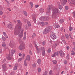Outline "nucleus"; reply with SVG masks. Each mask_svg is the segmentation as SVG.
<instances>
[{
    "label": "nucleus",
    "instance_id": "nucleus-1",
    "mask_svg": "<svg viewBox=\"0 0 75 75\" xmlns=\"http://www.w3.org/2000/svg\"><path fill=\"white\" fill-rule=\"evenodd\" d=\"M18 28V27L17 26H16L14 30V33L15 35H18L21 32V27L20 26L18 27L19 29L16 30V28Z\"/></svg>",
    "mask_w": 75,
    "mask_h": 75
},
{
    "label": "nucleus",
    "instance_id": "nucleus-2",
    "mask_svg": "<svg viewBox=\"0 0 75 75\" xmlns=\"http://www.w3.org/2000/svg\"><path fill=\"white\" fill-rule=\"evenodd\" d=\"M52 26H49L47 27L45 29L43 32V34H47L48 33H49L50 31L52 29Z\"/></svg>",
    "mask_w": 75,
    "mask_h": 75
},
{
    "label": "nucleus",
    "instance_id": "nucleus-3",
    "mask_svg": "<svg viewBox=\"0 0 75 75\" xmlns=\"http://www.w3.org/2000/svg\"><path fill=\"white\" fill-rule=\"evenodd\" d=\"M35 47L37 49V50L38 52L39 53L42 50V51H45V48L44 47H41V49L38 48V46L36 45V44H35Z\"/></svg>",
    "mask_w": 75,
    "mask_h": 75
},
{
    "label": "nucleus",
    "instance_id": "nucleus-4",
    "mask_svg": "<svg viewBox=\"0 0 75 75\" xmlns=\"http://www.w3.org/2000/svg\"><path fill=\"white\" fill-rule=\"evenodd\" d=\"M59 13V10L58 8H56L54 9L53 10V12L52 14V17H53L55 16V15L56 13Z\"/></svg>",
    "mask_w": 75,
    "mask_h": 75
},
{
    "label": "nucleus",
    "instance_id": "nucleus-5",
    "mask_svg": "<svg viewBox=\"0 0 75 75\" xmlns=\"http://www.w3.org/2000/svg\"><path fill=\"white\" fill-rule=\"evenodd\" d=\"M51 38L53 40H55L57 38V36L55 35L54 32H51L50 33Z\"/></svg>",
    "mask_w": 75,
    "mask_h": 75
},
{
    "label": "nucleus",
    "instance_id": "nucleus-6",
    "mask_svg": "<svg viewBox=\"0 0 75 75\" xmlns=\"http://www.w3.org/2000/svg\"><path fill=\"white\" fill-rule=\"evenodd\" d=\"M23 29L22 28H21V31L20 32V34H19V35H18V38L21 39L23 37Z\"/></svg>",
    "mask_w": 75,
    "mask_h": 75
},
{
    "label": "nucleus",
    "instance_id": "nucleus-7",
    "mask_svg": "<svg viewBox=\"0 0 75 75\" xmlns=\"http://www.w3.org/2000/svg\"><path fill=\"white\" fill-rule=\"evenodd\" d=\"M53 6L52 5H49L48 6L47 8V13H48L50 12V10L52 9V7Z\"/></svg>",
    "mask_w": 75,
    "mask_h": 75
},
{
    "label": "nucleus",
    "instance_id": "nucleus-8",
    "mask_svg": "<svg viewBox=\"0 0 75 75\" xmlns=\"http://www.w3.org/2000/svg\"><path fill=\"white\" fill-rule=\"evenodd\" d=\"M15 45H16V44H15L14 42L13 41H11L10 42L9 44V46L10 47L13 48L15 46Z\"/></svg>",
    "mask_w": 75,
    "mask_h": 75
},
{
    "label": "nucleus",
    "instance_id": "nucleus-9",
    "mask_svg": "<svg viewBox=\"0 0 75 75\" xmlns=\"http://www.w3.org/2000/svg\"><path fill=\"white\" fill-rule=\"evenodd\" d=\"M59 55L61 57H63L64 56V52L62 50L60 51L59 52Z\"/></svg>",
    "mask_w": 75,
    "mask_h": 75
},
{
    "label": "nucleus",
    "instance_id": "nucleus-10",
    "mask_svg": "<svg viewBox=\"0 0 75 75\" xmlns=\"http://www.w3.org/2000/svg\"><path fill=\"white\" fill-rule=\"evenodd\" d=\"M57 4L59 6V8L61 10L62 9L63 7L62 5H60V3L59 2H57Z\"/></svg>",
    "mask_w": 75,
    "mask_h": 75
},
{
    "label": "nucleus",
    "instance_id": "nucleus-11",
    "mask_svg": "<svg viewBox=\"0 0 75 75\" xmlns=\"http://www.w3.org/2000/svg\"><path fill=\"white\" fill-rule=\"evenodd\" d=\"M67 0H62L61 4L62 5H64L67 2Z\"/></svg>",
    "mask_w": 75,
    "mask_h": 75
},
{
    "label": "nucleus",
    "instance_id": "nucleus-12",
    "mask_svg": "<svg viewBox=\"0 0 75 75\" xmlns=\"http://www.w3.org/2000/svg\"><path fill=\"white\" fill-rule=\"evenodd\" d=\"M3 70V71H5L7 69L5 65L2 66Z\"/></svg>",
    "mask_w": 75,
    "mask_h": 75
},
{
    "label": "nucleus",
    "instance_id": "nucleus-13",
    "mask_svg": "<svg viewBox=\"0 0 75 75\" xmlns=\"http://www.w3.org/2000/svg\"><path fill=\"white\" fill-rule=\"evenodd\" d=\"M36 15L35 14H33V18L34 21V23H36V19L35 18Z\"/></svg>",
    "mask_w": 75,
    "mask_h": 75
},
{
    "label": "nucleus",
    "instance_id": "nucleus-14",
    "mask_svg": "<svg viewBox=\"0 0 75 75\" xmlns=\"http://www.w3.org/2000/svg\"><path fill=\"white\" fill-rule=\"evenodd\" d=\"M40 20L42 21H45V17L44 16L41 17L40 18Z\"/></svg>",
    "mask_w": 75,
    "mask_h": 75
},
{
    "label": "nucleus",
    "instance_id": "nucleus-15",
    "mask_svg": "<svg viewBox=\"0 0 75 75\" xmlns=\"http://www.w3.org/2000/svg\"><path fill=\"white\" fill-rule=\"evenodd\" d=\"M30 59V55H27L26 57V60L28 61H29Z\"/></svg>",
    "mask_w": 75,
    "mask_h": 75
},
{
    "label": "nucleus",
    "instance_id": "nucleus-16",
    "mask_svg": "<svg viewBox=\"0 0 75 75\" xmlns=\"http://www.w3.org/2000/svg\"><path fill=\"white\" fill-rule=\"evenodd\" d=\"M8 27L10 29H12L13 28V26L11 25H8Z\"/></svg>",
    "mask_w": 75,
    "mask_h": 75
},
{
    "label": "nucleus",
    "instance_id": "nucleus-17",
    "mask_svg": "<svg viewBox=\"0 0 75 75\" xmlns=\"http://www.w3.org/2000/svg\"><path fill=\"white\" fill-rule=\"evenodd\" d=\"M11 56H12L15 52H16V50H12L11 51Z\"/></svg>",
    "mask_w": 75,
    "mask_h": 75
},
{
    "label": "nucleus",
    "instance_id": "nucleus-18",
    "mask_svg": "<svg viewBox=\"0 0 75 75\" xmlns=\"http://www.w3.org/2000/svg\"><path fill=\"white\" fill-rule=\"evenodd\" d=\"M6 58L8 60H10L11 59V58L10 57V55L8 54V56H6Z\"/></svg>",
    "mask_w": 75,
    "mask_h": 75
},
{
    "label": "nucleus",
    "instance_id": "nucleus-19",
    "mask_svg": "<svg viewBox=\"0 0 75 75\" xmlns=\"http://www.w3.org/2000/svg\"><path fill=\"white\" fill-rule=\"evenodd\" d=\"M52 62L53 64H57V60H53L52 61Z\"/></svg>",
    "mask_w": 75,
    "mask_h": 75
},
{
    "label": "nucleus",
    "instance_id": "nucleus-20",
    "mask_svg": "<svg viewBox=\"0 0 75 75\" xmlns=\"http://www.w3.org/2000/svg\"><path fill=\"white\" fill-rule=\"evenodd\" d=\"M30 5L31 8H32L33 6V2H30Z\"/></svg>",
    "mask_w": 75,
    "mask_h": 75
},
{
    "label": "nucleus",
    "instance_id": "nucleus-21",
    "mask_svg": "<svg viewBox=\"0 0 75 75\" xmlns=\"http://www.w3.org/2000/svg\"><path fill=\"white\" fill-rule=\"evenodd\" d=\"M55 25H54V26L55 28H57L60 27V26L58 25H57L55 24Z\"/></svg>",
    "mask_w": 75,
    "mask_h": 75
},
{
    "label": "nucleus",
    "instance_id": "nucleus-22",
    "mask_svg": "<svg viewBox=\"0 0 75 75\" xmlns=\"http://www.w3.org/2000/svg\"><path fill=\"white\" fill-rule=\"evenodd\" d=\"M1 39L3 42H5L6 40V38L4 37H2L1 38Z\"/></svg>",
    "mask_w": 75,
    "mask_h": 75
},
{
    "label": "nucleus",
    "instance_id": "nucleus-23",
    "mask_svg": "<svg viewBox=\"0 0 75 75\" xmlns=\"http://www.w3.org/2000/svg\"><path fill=\"white\" fill-rule=\"evenodd\" d=\"M65 36H66V38L67 39H69V35L68 34H66L65 35Z\"/></svg>",
    "mask_w": 75,
    "mask_h": 75
},
{
    "label": "nucleus",
    "instance_id": "nucleus-24",
    "mask_svg": "<svg viewBox=\"0 0 75 75\" xmlns=\"http://www.w3.org/2000/svg\"><path fill=\"white\" fill-rule=\"evenodd\" d=\"M40 24L42 26H44L45 25L44 22H40Z\"/></svg>",
    "mask_w": 75,
    "mask_h": 75
},
{
    "label": "nucleus",
    "instance_id": "nucleus-25",
    "mask_svg": "<svg viewBox=\"0 0 75 75\" xmlns=\"http://www.w3.org/2000/svg\"><path fill=\"white\" fill-rule=\"evenodd\" d=\"M41 62V60L40 59H39L37 61V63L39 64H40Z\"/></svg>",
    "mask_w": 75,
    "mask_h": 75
},
{
    "label": "nucleus",
    "instance_id": "nucleus-26",
    "mask_svg": "<svg viewBox=\"0 0 75 75\" xmlns=\"http://www.w3.org/2000/svg\"><path fill=\"white\" fill-rule=\"evenodd\" d=\"M64 22V20L63 19H61L60 21L59 22L60 23H62Z\"/></svg>",
    "mask_w": 75,
    "mask_h": 75
},
{
    "label": "nucleus",
    "instance_id": "nucleus-27",
    "mask_svg": "<svg viewBox=\"0 0 75 75\" xmlns=\"http://www.w3.org/2000/svg\"><path fill=\"white\" fill-rule=\"evenodd\" d=\"M40 11L41 12V13H43L44 12V10L43 9L41 8L40 9Z\"/></svg>",
    "mask_w": 75,
    "mask_h": 75
},
{
    "label": "nucleus",
    "instance_id": "nucleus-28",
    "mask_svg": "<svg viewBox=\"0 0 75 75\" xmlns=\"http://www.w3.org/2000/svg\"><path fill=\"white\" fill-rule=\"evenodd\" d=\"M51 56L53 57H55L56 56V52H54L53 54Z\"/></svg>",
    "mask_w": 75,
    "mask_h": 75
},
{
    "label": "nucleus",
    "instance_id": "nucleus-29",
    "mask_svg": "<svg viewBox=\"0 0 75 75\" xmlns=\"http://www.w3.org/2000/svg\"><path fill=\"white\" fill-rule=\"evenodd\" d=\"M18 48L20 50H22V46L21 45L19 46L18 47Z\"/></svg>",
    "mask_w": 75,
    "mask_h": 75
},
{
    "label": "nucleus",
    "instance_id": "nucleus-30",
    "mask_svg": "<svg viewBox=\"0 0 75 75\" xmlns=\"http://www.w3.org/2000/svg\"><path fill=\"white\" fill-rule=\"evenodd\" d=\"M50 75H52V70H50L49 72Z\"/></svg>",
    "mask_w": 75,
    "mask_h": 75
},
{
    "label": "nucleus",
    "instance_id": "nucleus-31",
    "mask_svg": "<svg viewBox=\"0 0 75 75\" xmlns=\"http://www.w3.org/2000/svg\"><path fill=\"white\" fill-rule=\"evenodd\" d=\"M42 55L43 56L45 55V50L42 51Z\"/></svg>",
    "mask_w": 75,
    "mask_h": 75
},
{
    "label": "nucleus",
    "instance_id": "nucleus-32",
    "mask_svg": "<svg viewBox=\"0 0 75 75\" xmlns=\"http://www.w3.org/2000/svg\"><path fill=\"white\" fill-rule=\"evenodd\" d=\"M71 55H75V52L74 51V50L71 51Z\"/></svg>",
    "mask_w": 75,
    "mask_h": 75
},
{
    "label": "nucleus",
    "instance_id": "nucleus-33",
    "mask_svg": "<svg viewBox=\"0 0 75 75\" xmlns=\"http://www.w3.org/2000/svg\"><path fill=\"white\" fill-rule=\"evenodd\" d=\"M45 43H46V42L45 41H43V42H42V45L43 46L45 45Z\"/></svg>",
    "mask_w": 75,
    "mask_h": 75
},
{
    "label": "nucleus",
    "instance_id": "nucleus-34",
    "mask_svg": "<svg viewBox=\"0 0 75 75\" xmlns=\"http://www.w3.org/2000/svg\"><path fill=\"white\" fill-rule=\"evenodd\" d=\"M23 13L24 14L25 16H27V13L26 12V11H23Z\"/></svg>",
    "mask_w": 75,
    "mask_h": 75
},
{
    "label": "nucleus",
    "instance_id": "nucleus-35",
    "mask_svg": "<svg viewBox=\"0 0 75 75\" xmlns=\"http://www.w3.org/2000/svg\"><path fill=\"white\" fill-rule=\"evenodd\" d=\"M36 36V34L35 33H33L32 35V38H34Z\"/></svg>",
    "mask_w": 75,
    "mask_h": 75
},
{
    "label": "nucleus",
    "instance_id": "nucleus-36",
    "mask_svg": "<svg viewBox=\"0 0 75 75\" xmlns=\"http://www.w3.org/2000/svg\"><path fill=\"white\" fill-rule=\"evenodd\" d=\"M69 59V54H68L67 56V59Z\"/></svg>",
    "mask_w": 75,
    "mask_h": 75
},
{
    "label": "nucleus",
    "instance_id": "nucleus-37",
    "mask_svg": "<svg viewBox=\"0 0 75 75\" xmlns=\"http://www.w3.org/2000/svg\"><path fill=\"white\" fill-rule=\"evenodd\" d=\"M27 23H28V26H31V24L30 23V22L29 21H28V22Z\"/></svg>",
    "mask_w": 75,
    "mask_h": 75
},
{
    "label": "nucleus",
    "instance_id": "nucleus-38",
    "mask_svg": "<svg viewBox=\"0 0 75 75\" xmlns=\"http://www.w3.org/2000/svg\"><path fill=\"white\" fill-rule=\"evenodd\" d=\"M23 59L22 58H21L20 59H18V62H19L21 61Z\"/></svg>",
    "mask_w": 75,
    "mask_h": 75
},
{
    "label": "nucleus",
    "instance_id": "nucleus-39",
    "mask_svg": "<svg viewBox=\"0 0 75 75\" xmlns=\"http://www.w3.org/2000/svg\"><path fill=\"white\" fill-rule=\"evenodd\" d=\"M6 44L5 43L3 44L2 45V46L4 47H6Z\"/></svg>",
    "mask_w": 75,
    "mask_h": 75
},
{
    "label": "nucleus",
    "instance_id": "nucleus-40",
    "mask_svg": "<svg viewBox=\"0 0 75 75\" xmlns=\"http://www.w3.org/2000/svg\"><path fill=\"white\" fill-rule=\"evenodd\" d=\"M73 29L71 27V26H70L69 27V30L70 31H71Z\"/></svg>",
    "mask_w": 75,
    "mask_h": 75
},
{
    "label": "nucleus",
    "instance_id": "nucleus-41",
    "mask_svg": "<svg viewBox=\"0 0 75 75\" xmlns=\"http://www.w3.org/2000/svg\"><path fill=\"white\" fill-rule=\"evenodd\" d=\"M47 73L48 72L47 71H46L43 75H47Z\"/></svg>",
    "mask_w": 75,
    "mask_h": 75
},
{
    "label": "nucleus",
    "instance_id": "nucleus-42",
    "mask_svg": "<svg viewBox=\"0 0 75 75\" xmlns=\"http://www.w3.org/2000/svg\"><path fill=\"white\" fill-rule=\"evenodd\" d=\"M24 64L25 66H27V64L26 62L25 61V60Z\"/></svg>",
    "mask_w": 75,
    "mask_h": 75
},
{
    "label": "nucleus",
    "instance_id": "nucleus-43",
    "mask_svg": "<svg viewBox=\"0 0 75 75\" xmlns=\"http://www.w3.org/2000/svg\"><path fill=\"white\" fill-rule=\"evenodd\" d=\"M51 49H48V50H47V52H48V53H50L51 52Z\"/></svg>",
    "mask_w": 75,
    "mask_h": 75
},
{
    "label": "nucleus",
    "instance_id": "nucleus-44",
    "mask_svg": "<svg viewBox=\"0 0 75 75\" xmlns=\"http://www.w3.org/2000/svg\"><path fill=\"white\" fill-rule=\"evenodd\" d=\"M66 48L67 50H69V46H67L66 47Z\"/></svg>",
    "mask_w": 75,
    "mask_h": 75
},
{
    "label": "nucleus",
    "instance_id": "nucleus-45",
    "mask_svg": "<svg viewBox=\"0 0 75 75\" xmlns=\"http://www.w3.org/2000/svg\"><path fill=\"white\" fill-rule=\"evenodd\" d=\"M36 64L35 63H34L33 64V67H36Z\"/></svg>",
    "mask_w": 75,
    "mask_h": 75
},
{
    "label": "nucleus",
    "instance_id": "nucleus-46",
    "mask_svg": "<svg viewBox=\"0 0 75 75\" xmlns=\"http://www.w3.org/2000/svg\"><path fill=\"white\" fill-rule=\"evenodd\" d=\"M38 72H40L41 71V69L40 68H38Z\"/></svg>",
    "mask_w": 75,
    "mask_h": 75
},
{
    "label": "nucleus",
    "instance_id": "nucleus-47",
    "mask_svg": "<svg viewBox=\"0 0 75 75\" xmlns=\"http://www.w3.org/2000/svg\"><path fill=\"white\" fill-rule=\"evenodd\" d=\"M65 9L66 10H68L69 9V7L68 6H65Z\"/></svg>",
    "mask_w": 75,
    "mask_h": 75
},
{
    "label": "nucleus",
    "instance_id": "nucleus-48",
    "mask_svg": "<svg viewBox=\"0 0 75 75\" xmlns=\"http://www.w3.org/2000/svg\"><path fill=\"white\" fill-rule=\"evenodd\" d=\"M3 14V12L2 11H0V16L1 15Z\"/></svg>",
    "mask_w": 75,
    "mask_h": 75
},
{
    "label": "nucleus",
    "instance_id": "nucleus-49",
    "mask_svg": "<svg viewBox=\"0 0 75 75\" xmlns=\"http://www.w3.org/2000/svg\"><path fill=\"white\" fill-rule=\"evenodd\" d=\"M3 35H4V36H6V34L5 32H3Z\"/></svg>",
    "mask_w": 75,
    "mask_h": 75
},
{
    "label": "nucleus",
    "instance_id": "nucleus-50",
    "mask_svg": "<svg viewBox=\"0 0 75 75\" xmlns=\"http://www.w3.org/2000/svg\"><path fill=\"white\" fill-rule=\"evenodd\" d=\"M39 5H36L35 6V7L36 8H37L39 6Z\"/></svg>",
    "mask_w": 75,
    "mask_h": 75
},
{
    "label": "nucleus",
    "instance_id": "nucleus-51",
    "mask_svg": "<svg viewBox=\"0 0 75 75\" xmlns=\"http://www.w3.org/2000/svg\"><path fill=\"white\" fill-rule=\"evenodd\" d=\"M62 42L64 43V44H65V45H66L67 44V43L66 42V41L64 40H62Z\"/></svg>",
    "mask_w": 75,
    "mask_h": 75
},
{
    "label": "nucleus",
    "instance_id": "nucleus-52",
    "mask_svg": "<svg viewBox=\"0 0 75 75\" xmlns=\"http://www.w3.org/2000/svg\"><path fill=\"white\" fill-rule=\"evenodd\" d=\"M17 69V66H15L14 68L13 69L14 70H16Z\"/></svg>",
    "mask_w": 75,
    "mask_h": 75
},
{
    "label": "nucleus",
    "instance_id": "nucleus-53",
    "mask_svg": "<svg viewBox=\"0 0 75 75\" xmlns=\"http://www.w3.org/2000/svg\"><path fill=\"white\" fill-rule=\"evenodd\" d=\"M67 63V60H65L64 61V64H66Z\"/></svg>",
    "mask_w": 75,
    "mask_h": 75
},
{
    "label": "nucleus",
    "instance_id": "nucleus-54",
    "mask_svg": "<svg viewBox=\"0 0 75 75\" xmlns=\"http://www.w3.org/2000/svg\"><path fill=\"white\" fill-rule=\"evenodd\" d=\"M23 57L22 58L23 59H24V57H25V54H23Z\"/></svg>",
    "mask_w": 75,
    "mask_h": 75
},
{
    "label": "nucleus",
    "instance_id": "nucleus-55",
    "mask_svg": "<svg viewBox=\"0 0 75 75\" xmlns=\"http://www.w3.org/2000/svg\"><path fill=\"white\" fill-rule=\"evenodd\" d=\"M29 47H30L31 48H32V45L31 44H30V45H29Z\"/></svg>",
    "mask_w": 75,
    "mask_h": 75
},
{
    "label": "nucleus",
    "instance_id": "nucleus-56",
    "mask_svg": "<svg viewBox=\"0 0 75 75\" xmlns=\"http://www.w3.org/2000/svg\"><path fill=\"white\" fill-rule=\"evenodd\" d=\"M26 36H24V37H23V40H25V39H26Z\"/></svg>",
    "mask_w": 75,
    "mask_h": 75
},
{
    "label": "nucleus",
    "instance_id": "nucleus-57",
    "mask_svg": "<svg viewBox=\"0 0 75 75\" xmlns=\"http://www.w3.org/2000/svg\"><path fill=\"white\" fill-rule=\"evenodd\" d=\"M71 4L75 5V3H74V2H73V3H72V2H70V5H71Z\"/></svg>",
    "mask_w": 75,
    "mask_h": 75
},
{
    "label": "nucleus",
    "instance_id": "nucleus-58",
    "mask_svg": "<svg viewBox=\"0 0 75 75\" xmlns=\"http://www.w3.org/2000/svg\"><path fill=\"white\" fill-rule=\"evenodd\" d=\"M3 10V8L2 7L0 8V11H2Z\"/></svg>",
    "mask_w": 75,
    "mask_h": 75
},
{
    "label": "nucleus",
    "instance_id": "nucleus-59",
    "mask_svg": "<svg viewBox=\"0 0 75 75\" xmlns=\"http://www.w3.org/2000/svg\"><path fill=\"white\" fill-rule=\"evenodd\" d=\"M26 32H25L24 33V36L26 37Z\"/></svg>",
    "mask_w": 75,
    "mask_h": 75
},
{
    "label": "nucleus",
    "instance_id": "nucleus-60",
    "mask_svg": "<svg viewBox=\"0 0 75 75\" xmlns=\"http://www.w3.org/2000/svg\"><path fill=\"white\" fill-rule=\"evenodd\" d=\"M18 23L21 24V23L19 20H18Z\"/></svg>",
    "mask_w": 75,
    "mask_h": 75
},
{
    "label": "nucleus",
    "instance_id": "nucleus-61",
    "mask_svg": "<svg viewBox=\"0 0 75 75\" xmlns=\"http://www.w3.org/2000/svg\"><path fill=\"white\" fill-rule=\"evenodd\" d=\"M29 53L30 54H32L31 50H30L29 51Z\"/></svg>",
    "mask_w": 75,
    "mask_h": 75
},
{
    "label": "nucleus",
    "instance_id": "nucleus-62",
    "mask_svg": "<svg viewBox=\"0 0 75 75\" xmlns=\"http://www.w3.org/2000/svg\"><path fill=\"white\" fill-rule=\"evenodd\" d=\"M73 14H74V15H73V17H75V13H74V12H73Z\"/></svg>",
    "mask_w": 75,
    "mask_h": 75
},
{
    "label": "nucleus",
    "instance_id": "nucleus-63",
    "mask_svg": "<svg viewBox=\"0 0 75 75\" xmlns=\"http://www.w3.org/2000/svg\"><path fill=\"white\" fill-rule=\"evenodd\" d=\"M69 35L71 39H72V37H71V34H70Z\"/></svg>",
    "mask_w": 75,
    "mask_h": 75
},
{
    "label": "nucleus",
    "instance_id": "nucleus-64",
    "mask_svg": "<svg viewBox=\"0 0 75 75\" xmlns=\"http://www.w3.org/2000/svg\"><path fill=\"white\" fill-rule=\"evenodd\" d=\"M7 9L9 11H11V9L10 8H8Z\"/></svg>",
    "mask_w": 75,
    "mask_h": 75
}]
</instances>
